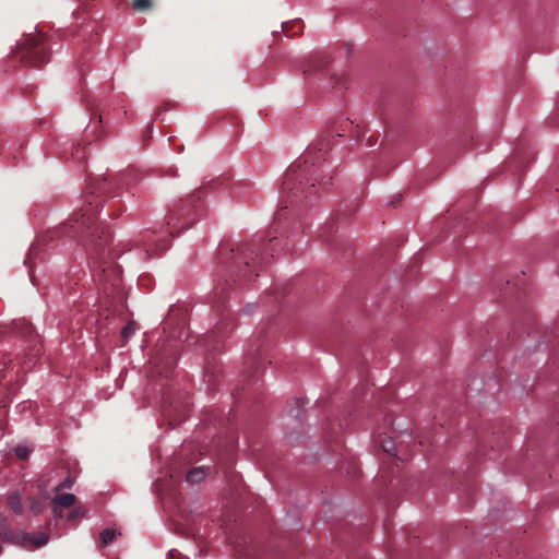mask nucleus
<instances>
[{"mask_svg": "<svg viewBox=\"0 0 559 559\" xmlns=\"http://www.w3.org/2000/svg\"><path fill=\"white\" fill-rule=\"evenodd\" d=\"M314 169L308 166L305 160L293 164L285 174L282 186V192L287 202L294 204L304 199L311 198L316 194L317 179L313 177Z\"/></svg>", "mask_w": 559, "mask_h": 559, "instance_id": "nucleus-1", "label": "nucleus"}, {"mask_svg": "<svg viewBox=\"0 0 559 559\" xmlns=\"http://www.w3.org/2000/svg\"><path fill=\"white\" fill-rule=\"evenodd\" d=\"M68 224L75 233L91 238L96 246L106 245L110 238L109 233L103 227V223L97 219V207L91 203L74 213Z\"/></svg>", "mask_w": 559, "mask_h": 559, "instance_id": "nucleus-2", "label": "nucleus"}, {"mask_svg": "<svg viewBox=\"0 0 559 559\" xmlns=\"http://www.w3.org/2000/svg\"><path fill=\"white\" fill-rule=\"evenodd\" d=\"M16 57L33 67H41L49 61L48 44L44 34H27L19 43Z\"/></svg>", "mask_w": 559, "mask_h": 559, "instance_id": "nucleus-3", "label": "nucleus"}, {"mask_svg": "<svg viewBox=\"0 0 559 559\" xmlns=\"http://www.w3.org/2000/svg\"><path fill=\"white\" fill-rule=\"evenodd\" d=\"M199 200L200 197L197 193H193L186 200H180L178 204L170 209L166 216L169 235L173 236L175 231L186 229L193 224V214L199 211V205L197 204Z\"/></svg>", "mask_w": 559, "mask_h": 559, "instance_id": "nucleus-4", "label": "nucleus"}, {"mask_svg": "<svg viewBox=\"0 0 559 559\" xmlns=\"http://www.w3.org/2000/svg\"><path fill=\"white\" fill-rule=\"evenodd\" d=\"M261 243L255 241L245 242L230 248V259L233 265L237 267L242 276L250 280L254 274L258 276L259 253Z\"/></svg>", "mask_w": 559, "mask_h": 559, "instance_id": "nucleus-5", "label": "nucleus"}, {"mask_svg": "<svg viewBox=\"0 0 559 559\" xmlns=\"http://www.w3.org/2000/svg\"><path fill=\"white\" fill-rule=\"evenodd\" d=\"M0 536L5 540H10L15 545L24 548H36L44 546L48 537L44 533L27 534L23 532H14L11 526H0Z\"/></svg>", "mask_w": 559, "mask_h": 559, "instance_id": "nucleus-6", "label": "nucleus"}, {"mask_svg": "<svg viewBox=\"0 0 559 559\" xmlns=\"http://www.w3.org/2000/svg\"><path fill=\"white\" fill-rule=\"evenodd\" d=\"M144 246H145V250L147 253L155 254V253H160V252L167 250L169 245H168L167 238L157 240V239H154L153 234L150 233V234L145 235Z\"/></svg>", "mask_w": 559, "mask_h": 559, "instance_id": "nucleus-7", "label": "nucleus"}, {"mask_svg": "<svg viewBox=\"0 0 559 559\" xmlns=\"http://www.w3.org/2000/svg\"><path fill=\"white\" fill-rule=\"evenodd\" d=\"M117 536H121V532L115 526H107L99 532V547H107L116 539Z\"/></svg>", "mask_w": 559, "mask_h": 559, "instance_id": "nucleus-8", "label": "nucleus"}, {"mask_svg": "<svg viewBox=\"0 0 559 559\" xmlns=\"http://www.w3.org/2000/svg\"><path fill=\"white\" fill-rule=\"evenodd\" d=\"M75 503V496L73 493L57 495L53 500V511L58 512L63 508H70Z\"/></svg>", "mask_w": 559, "mask_h": 559, "instance_id": "nucleus-9", "label": "nucleus"}, {"mask_svg": "<svg viewBox=\"0 0 559 559\" xmlns=\"http://www.w3.org/2000/svg\"><path fill=\"white\" fill-rule=\"evenodd\" d=\"M207 473H209V467L207 468H205L203 466L194 467L188 472L186 479L189 484L194 485V484L200 483L202 479H204V477L206 476Z\"/></svg>", "mask_w": 559, "mask_h": 559, "instance_id": "nucleus-10", "label": "nucleus"}, {"mask_svg": "<svg viewBox=\"0 0 559 559\" xmlns=\"http://www.w3.org/2000/svg\"><path fill=\"white\" fill-rule=\"evenodd\" d=\"M8 504L14 513L20 514L22 512L21 496L17 491L8 497Z\"/></svg>", "mask_w": 559, "mask_h": 559, "instance_id": "nucleus-11", "label": "nucleus"}, {"mask_svg": "<svg viewBox=\"0 0 559 559\" xmlns=\"http://www.w3.org/2000/svg\"><path fill=\"white\" fill-rule=\"evenodd\" d=\"M381 448L384 452L395 455L396 454V445L391 437L383 436L380 439Z\"/></svg>", "mask_w": 559, "mask_h": 559, "instance_id": "nucleus-12", "label": "nucleus"}, {"mask_svg": "<svg viewBox=\"0 0 559 559\" xmlns=\"http://www.w3.org/2000/svg\"><path fill=\"white\" fill-rule=\"evenodd\" d=\"M86 511L87 510L84 507H76L74 510H72L69 513L68 520L69 521L81 520L84 518Z\"/></svg>", "mask_w": 559, "mask_h": 559, "instance_id": "nucleus-13", "label": "nucleus"}, {"mask_svg": "<svg viewBox=\"0 0 559 559\" xmlns=\"http://www.w3.org/2000/svg\"><path fill=\"white\" fill-rule=\"evenodd\" d=\"M14 453L15 455L21 459V460H25L28 457L31 451L27 447H24V445H17L14 448Z\"/></svg>", "mask_w": 559, "mask_h": 559, "instance_id": "nucleus-14", "label": "nucleus"}, {"mask_svg": "<svg viewBox=\"0 0 559 559\" xmlns=\"http://www.w3.org/2000/svg\"><path fill=\"white\" fill-rule=\"evenodd\" d=\"M135 331V324L133 322L128 323L121 332L124 340H128Z\"/></svg>", "mask_w": 559, "mask_h": 559, "instance_id": "nucleus-15", "label": "nucleus"}, {"mask_svg": "<svg viewBox=\"0 0 559 559\" xmlns=\"http://www.w3.org/2000/svg\"><path fill=\"white\" fill-rule=\"evenodd\" d=\"M133 8L136 10H145L150 8L151 0H133Z\"/></svg>", "mask_w": 559, "mask_h": 559, "instance_id": "nucleus-16", "label": "nucleus"}, {"mask_svg": "<svg viewBox=\"0 0 559 559\" xmlns=\"http://www.w3.org/2000/svg\"><path fill=\"white\" fill-rule=\"evenodd\" d=\"M73 479L69 476L67 477L63 481H61L60 484H58L56 486V490H60L62 488H71L73 486Z\"/></svg>", "mask_w": 559, "mask_h": 559, "instance_id": "nucleus-17", "label": "nucleus"}, {"mask_svg": "<svg viewBox=\"0 0 559 559\" xmlns=\"http://www.w3.org/2000/svg\"><path fill=\"white\" fill-rule=\"evenodd\" d=\"M176 527H177V534L185 535V536L194 534L192 531V526H176Z\"/></svg>", "mask_w": 559, "mask_h": 559, "instance_id": "nucleus-18", "label": "nucleus"}, {"mask_svg": "<svg viewBox=\"0 0 559 559\" xmlns=\"http://www.w3.org/2000/svg\"><path fill=\"white\" fill-rule=\"evenodd\" d=\"M169 557H170V558H173V557H174V550H171V551L169 552Z\"/></svg>", "mask_w": 559, "mask_h": 559, "instance_id": "nucleus-19", "label": "nucleus"}]
</instances>
